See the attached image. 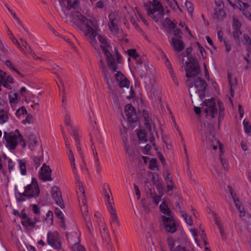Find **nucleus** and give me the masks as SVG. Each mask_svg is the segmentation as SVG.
<instances>
[{
	"label": "nucleus",
	"instance_id": "obj_1",
	"mask_svg": "<svg viewBox=\"0 0 251 251\" xmlns=\"http://www.w3.org/2000/svg\"><path fill=\"white\" fill-rule=\"evenodd\" d=\"M73 20L79 26L94 49L98 52L101 50L109 68L116 71L118 68V64L121 63L120 55L117 53L115 55L111 54V47L105 36L99 35L98 37L99 44L97 42L96 37L99 30L97 21L95 20H88L78 12L74 14Z\"/></svg>",
	"mask_w": 251,
	"mask_h": 251
},
{
	"label": "nucleus",
	"instance_id": "obj_7",
	"mask_svg": "<svg viewBox=\"0 0 251 251\" xmlns=\"http://www.w3.org/2000/svg\"><path fill=\"white\" fill-rule=\"evenodd\" d=\"M39 193L40 190L37 181L35 178H32L31 183L25 187L24 192L20 194V198H18V200L20 201H25V199H23V196L29 199L36 198L39 195Z\"/></svg>",
	"mask_w": 251,
	"mask_h": 251
},
{
	"label": "nucleus",
	"instance_id": "obj_6",
	"mask_svg": "<svg viewBox=\"0 0 251 251\" xmlns=\"http://www.w3.org/2000/svg\"><path fill=\"white\" fill-rule=\"evenodd\" d=\"M4 137L7 145L11 149H15L18 144H20L23 148H25L26 146L25 142L20 134L18 130H15L14 132L9 133L4 132Z\"/></svg>",
	"mask_w": 251,
	"mask_h": 251
},
{
	"label": "nucleus",
	"instance_id": "obj_29",
	"mask_svg": "<svg viewBox=\"0 0 251 251\" xmlns=\"http://www.w3.org/2000/svg\"><path fill=\"white\" fill-rule=\"evenodd\" d=\"M9 119V113L6 109L0 110V124H3L6 123Z\"/></svg>",
	"mask_w": 251,
	"mask_h": 251
},
{
	"label": "nucleus",
	"instance_id": "obj_47",
	"mask_svg": "<svg viewBox=\"0 0 251 251\" xmlns=\"http://www.w3.org/2000/svg\"><path fill=\"white\" fill-rule=\"evenodd\" d=\"M73 251H85L84 248L78 242L75 243L72 246Z\"/></svg>",
	"mask_w": 251,
	"mask_h": 251
},
{
	"label": "nucleus",
	"instance_id": "obj_49",
	"mask_svg": "<svg viewBox=\"0 0 251 251\" xmlns=\"http://www.w3.org/2000/svg\"><path fill=\"white\" fill-rule=\"evenodd\" d=\"M243 125L245 131L247 133L250 134L251 132V125L249 124V122L248 121L244 120L243 121Z\"/></svg>",
	"mask_w": 251,
	"mask_h": 251
},
{
	"label": "nucleus",
	"instance_id": "obj_43",
	"mask_svg": "<svg viewBox=\"0 0 251 251\" xmlns=\"http://www.w3.org/2000/svg\"><path fill=\"white\" fill-rule=\"evenodd\" d=\"M181 216L183 218L185 222L187 225L192 226L193 224V222L191 216H189L186 213L183 212H181Z\"/></svg>",
	"mask_w": 251,
	"mask_h": 251
},
{
	"label": "nucleus",
	"instance_id": "obj_44",
	"mask_svg": "<svg viewBox=\"0 0 251 251\" xmlns=\"http://www.w3.org/2000/svg\"><path fill=\"white\" fill-rule=\"evenodd\" d=\"M3 160H4L3 161L4 162L5 164H7L9 171L12 170L14 166V163L12 162L11 159L6 157V156H4L3 158Z\"/></svg>",
	"mask_w": 251,
	"mask_h": 251
},
{
	"label": "nucleus",
	"instance_id": "obj_42",
	"mask_svg": "<svg viewBox=\"0 0 251 251\" xmlns=\"http://www.w3.org/2000/svg\"><path fill=\"white\" fill-rule=\"evenodd\" d=\"M207 213L212 215V216L214 219L215 224L218 227H219L220 224L218 221V214L216 213L211 208H208L207 209Z\"/></svg>",
	"mask_w": 251,
	"mask_h": 251
},
{
	"label": "nucleus",
	"instance_id": "obj_3",
	"mask_svg": "<svg viewBox=\"0 0 251 251\" xmlns=\"http://www.w3.org/2000/svg\"><path fill=\"white\" fill-rule=\"evenodd\" d=\"M65 141V144L67 147V152L68 155L69 159L70 161V165L72 169L73 174L75 176V182L76 186L78 188L77 191V195L79 199V204L80 206V210L83 215V217L86 221L87 220V214L88 213V206L86 203V200L84 195V189L82 183L80 181L79 176L77 175V172L75 164V155L71 150L69 143L66 140L65 137H64Z\"/></svg>",
	"mask_w": 251,
	"mask_h": 251
},
{
	"label": "nucleus",
	"instance_id": "obj_34",
	"mask_svg": "<svg viewBox=\"0 0 251 251\" xmlns=\"http://www.w3.org/2000/svg\"><path fill=\"white\" fill-rule=\"evenodd\" d=\"M27 114V111L24 106L18 108L16 112V116L19 119L23 118Z\"/></svg>",
	"mask_w": 251,
	"mask_h": 251
},
{
	"label": "nucleus",
	"instance_id": "obj_33",
	"mask_svg": "<svg viewBox=\"0 0 251 251\" xmlns=\"http://www.w3.org/2000/svg\"><path fill=\"white\" fill-rule=\"evenodd\" d=\"M118 23H108V28L111 32L114 35L118 33L119 29L118 26Z\"/></svg>",
	"mask_w": 251,
	"mask_h": 251
},
{
	"label": "nucleus",
	"instance_id": "obj_38",
	"mask_svg": "<svg viewBox=\"0 0 251 251\" xmlns=\"http://www.w3.org/2000/svg\"><path fill=\"white\" fill-rule=\"evenodd\" d=\"M108 23H118L119 17L117 12H111L108 15Z\"/></svg>",
	"mask_w": 251,
	"mask_h": 251
},
{
	"label": "nucleus",
	"instance_id": "obj_46",
	"mask_svg": "<svg viewBox=\"0 0 251 251\" xmlns=\"http://www.w3.org/2000/svg\"><path fill=\"white\" fill-rule=\"evenodd\" d=\"M242 34V31L240 30H237L233 31L232 34L234 39L236 41L238 45H240L239 37Z\"/></svg>",
	"mask_w": 251,
	"mask_h": 251
},
{
	"label": "nucleus",
	"instance_id": "obj_5",
	"mask_svg": "<svg viewBox=\"0 0 251 251\" xmlns=\"http://www.w3.org/2000/svg\"><path fill=\"white\" fill-rule=\"evenodd\" d=\"M149 4L152 7L145 4L148 15L156 22L160 21L164 15L170 12L168 9L164 8L162 3L158 0H152Z\"/></svg>",
	"mask_w": 251,
	"mask_h": 251
},
{
	"label": "nucleus",
	"instance_id": "obj_23",
	"mask_svg": "<svg viewBox=\"0 0 251 251\" xmlns=\"http://www.w3.org/2000/svg\"><path fill=\"white\" fill-rule=\"evenodd\" d=\"M125 111L127 118L129 119H131V120H133V117L135 115L134 108L130 104H127L125 106Z\"/></svg>",
	"mask_w": 251,
	"mask_h": 251
},
{
	"label": "nucleus",
	"instance_id": "obj_48",
	"mask_svg": "<svg viewBox=\"0 0 251 251\" xmlns=\"http://www.w3.org/2000/svg\"><path fill=\"white\" fill-rule=\"evenodd\" d=\"M64 122H65V124L66 126H67L69 127H72L71 123L72 122V120L71 116L70 114L67 113L65 115V118H64Z\"/></svg>",
	"mask_w": 251,
	"mask_h": 251
},
{
	"label": "nucleus",
	"instance_id": "obj_36",
	"mask_svg": "<svg viewBox=\"0 0 251 251\" xmlns=\"http://www.w3.org/2000/svg\"><path fill=\"white\" fill-rule=\"evenodd\" d=\"M234 202L236 207L237 208L240 213V217H244L245 215V210L244 208L242 207V203L241 201L239 199H236V200H235V201Z\"/></svg>",
	"mask_w": 251,
	"mask_h": 251
},
{
	"label": "nucleus",
	"instance_id": "obj_52",
	"mask_svg": "<svg viewBox=\"0 0 251 251\" xmlns=\"http://www.w3.org/2000/svg\"><path fill=\"white\" fill-rule=\"evenodd\" d=\"M94 166L96 172L98 175L101 173V167L99 160L96 158V161L94 162Z\"/></svg>",
	"mask_w": 251,
	"mask_h": 251
},
{
	"label": "nucleus",
	"instance_id": "obj_24",
	"mask_svg": "<svg viewBox=\"0 0 251 251\" xmlns=\"http://www.w3.org/2000/svg\"><path fill=\"white\" fill-rule=\"evenodd\" d=\"M21 49H19L22 52L25 54L32 53V50L30 47L28 46L27 42L24 39H21Z\"/></svg>",
	"mask_w": 251,
	"mask_h": 251
},
{
	"label": "nucleus",
	"instance_id": "obj_37",
	"mask_svg": "<svg viewBox=\"0 0 251 251\" xmlns=\"http://www.w3.org/2000/svg\"><path fill=\"white\" fill-rule=\"evenodd\" d=\"M26 161L25 160H19L18 161L19 167L22 175H25L26 173Z\"/></svg>",
	"mask_w": 251,
	"mask_h": 251
},
{
	"label": "nucleus",
	"instance_id": "obj_41",
	"mask_svg": "<svg viewBox=\"0 0 251 251\" xmlns=\"http://www.w3.org/2000/svg\"><path fill=\"white\" fill-rule=\"evenodd\" d=\"M53 213L51 211H49L46 214V217L45 219V221L48 226H50L53 223Z\"/></svg>",
	"mask_w": 251,
	"mask_h": 251
},
{
	"label": "nucleus",
	"instance_id": "obj_27",
	"mask_svg": "<svg viewBox=\"0 0 251 251\" xmlns=\"http://www.w3.org/2000/svg\"><path fill=\"white\" fill-rule=\"evenodd\" d=\"M75 140L76 144V148L78 150V153L80 154L81 159H82V164L80 165V168L82 171H84L86 170L87 169L86 168V162L84 158V156L82 154V152L81 151V148L79 146V145L78 144V141L77 139V137L76 136H75Z\"/></svg>",
	"mask_w": 251,
	"mask_h": 251
},
{
	"label": "nucleus",
	"instance_id": "obj_63",
	"mask_svg": "<svg viewBox=\"0 0 251 251\" xmlns=\"http://www.w3.org/2000/svg\"><path fill=\"white\" fill-rule=\"evenodd\" d=\"M151 146L149 145H146L144 148L142 149V152L145 154H149L150 151L151 150Z\"/></svg>",
	"mask_w": 251,
	"mask_h": 251
},
{
	"label": "nucleus",
	"instance_id": "obj_11",
	"mask_svg": "<svg viewBox=\"0 0 251 251\" xmlns=\"http://www.w3.org/2000/svg\"><path fill=\"white\" fill-rule=\"evenodd\" d=\"M162 225L168 232L174 233L176 230V223L172 216L162 217Z\"/></svg>",
	"mask_w": 251,
	"mask_h": 251
},
{
	"label": "nucleus",
	"instance_id": "obj_51",
	"mask_svg": "<svg viewBox=\"0 0 251 251\" xmlns=\"http://www.w3.org/2000/svg\"><path fill=\"white\" fill-rule=\"evenodd\" d=\"M189 230H190V232L191 233L192 236L194 238L195 242L196 243L197 245L198 246H200L199 242V240L198 239V235L196 232V229L195 228H191L189 229Z\"/></svg>",
	"mask_w": 251,
	"mask_h": 251
},
{
	"label": "nucleus",
	"instance_id": "obj_35",
	"mask_svg": "<svg viewBox=\"0 0 251 251\" xmlns=\"http://www.w3.org/2000/svg\"><path fill=\"white\" fill-rule=\"evenodd\" d=\"M164 177L166 181L168 190H171L173 187V183L172 182V177L171 175L167 173L166 174H164Z\"/></svg>",
	"mask_w": 251,
	"mask_h": 251
},
{
	"label": "nucleus",
	"instance_id": "obj_45",
	"mask_svg": "<svg viewBox=\"0 0 251 251\" xmlns=\"http://www.w3.org/2000/svg\"><path fill=\"white\" fill-rule=\"evenodd\" d=\"M241 24L239 21L235 18L234 17L233 18L232 27L235 30H240Z\"/></svg>",
	"mask_w": 251,
	"mask_h": 251
},
{
	"label": "nucleus",
	"instance_id": "obj_9",
	"mask_svg": "<svg viewBox=\"0 0 251 251\" xmlns=\"http://www.w3.org/2000/svg\"><path fill=\"white\" fill-rule=\"evenodd\" d=\"M48 244L55 250L61 249V244L60 237L57 231L49 232L47 234Z\"/></svg>",
	"mask_w": 251,
	"mask_h": 251
},
{
	"label": "nucleus",
	"instance_id": "obj_40",
	"mask_svg": "<svg viewBox=\"0 0 251 251\" xmlns=\"http://www.w3.org/2000/svg\"><path fill=\"white\" fill-rule=\"evenodd\" d=\"M55 213L56 216L60 220V222L61 223V226H64L65 220L64 214L62 211L60 209L56 208L55 209Z\"/></svg>",
	"mask_w": 251,
	"mask_h": 251
},
{
	"label": "nucleus",
	"instance_id": "obj_20",
	"mask_svg": "<svg viewBox=\"0 0 251 251\" xmlns=\"http://www.w3.org/2000/svg\"><path fill=\"white\" fill-rule=\"evenodd\" d=\"M161 56L162 57V58L164 59V63H165L166 67L169 69L170 74L171 76H172L174 81L176 85H178V83L176 80V77L175 74L173 72V68H172V66L171 65V64L169 60L167 58L166 55L163 52H162Z\"/></svg>",
	"mask_w": 251,
	"mask_h": 251
},
{
	"label": "nucleus",
	"instance_id": "obj_30",
	"mask_svg": "<svg viewBox=\"0 0 251 251\" xmlns=\"http://www.w3.org/2000/svg\"><path fill=\"white\" fill-rule=\"evenodd\" d=\"M177 13H181L182 10L178 6L176 0H164Z\"/></svg>",
	"mask_w": 251,
	"mask_h": 251
},
{
	"label": "nucleus",
	"instance_id": "obj_55",
	"mask_svg": "<svg viewBox=\"0 0 251 251\" xmlns=\"http://www.w3.org/2000/svg\"><path fill=\"white\" fill-rule=\"evenodd\" d=\"M101 234L103 238L105 239L109 238L108 231L107 230V228L104 225H103L102 230L101 231Z\"/></svg>",
	"mask_w": 251,
	"mask_h": 251
},
{
	"label": "nucleus",
	"instance_id": "obj_12",
	"mask_svg": "<svg viewBox=\"0 0 251 251\" xmlns=\"http://www.w3.org/2000/svg\"><path fill=\"white\" fill-rule=\"evenodd\" d=\"M51 170L50 166L44 164L39 172V177L40 179L44 181H52Z\"/></svg>",
	"mask_w": 251,
	"mask_h": 251
},
{
	"label": "nucleus",
	"instance_id": "obj_13",
	"mask_svg": "<svg viewBox=\"0 0 251 251\" xmlns=\"http://www.w3.org/2000/svg\"><path fill=\"white\" fill-rule=\"evenodd\" d=\"M13 82L12 77L0 69V84L5 88L11 90L12 87L10 84H13Z\"/></svg>",
	"mask_w": 251,
	"mask_h": 251
},
{
	"label": "nucleus",
	"instance_id": "obj_14",
	"mask_svg": "<svg viewBox=\"0 0 251 251\" xmlns=\"http://www.w3.org/2000/svg\"><path fill=\"white\" fill-rule=\"evenodd\" d=\"M208 144L214 151H216L220 146L219 134L213 132H211L209 135Z\"/></svg>",
	"mask_w": 251,
	"mask_h": 251
},
{
	"label": "nucleus",
	"instance_id": "obj_16",
	"mask_svg": "<svg viewBox=\"0 0 251 251\" xmlns=\"http://www.w3.org/2000/svg\"><path fill=\"white\" fill-rule=\"evenodd\" d=\"M8 97L11 108L13 110H16L17 105L21 100V98L17 93L11 92L8 94Z\"/></svg>",
	"mask_w": 251,
	"mask_h": 251
},
{
	"label": "nucleus",
	"instance_id": "obj_39",
	"mask_svg": "<svg viewBox=\"0 0 251 251\" xmlns=\"http://www.w3.org/2000/svg\"><path fill=\"white\" fill-rule=\"evenodd\" d=\"M160 209L163 214L167 215L166 216H171L170 214V210L165 202L164 201L160 204Z\"/></svg>",
	"mask_w": 251,
	"mask_h": 251
},
{
	"label": "nucleus",
	"instance_id": "obj_59",
	"mask_svg": "<svg viewBox=\"0 0 251 251\" xmlns=\"http://www.w3.org/2000/svg\"><path fill=\"white\" fill-rule=\"evenodd\" d=\"M249 56V54H248L246 56L244 57V59L247 62V65L245 67V69L246 70L251 68V61L248 58Z\"/></svg>",
	"mask_w": 251,
	"mask_h": 251
},
{
	"label": "nucleus",
	"instance_id": "obj_28",
	"mask_svg": "<svg viewBox=\"0 0 251 251\" xmlns=\"http://www.w3.org/2000/svg\"><path fill=\"white\" fill-rule=\"evenodd\" d=\"M28 146L31 149H32L37 145V138L36 136L32 133H30L28 134Z\"/></svg>",
	"mask_w": 251,
	"mask_h": 251
},
{
	"label": "nucleus",
	"instance_id": "obj_50",
	"mask_svg": "<svg viewBox=\"0 0 251 251\" xmlns=\"http://www.w3.org/2000/svg\"><path fill=\"white\" fill-rule=\"evenodd\" d=\"M149 166L151 170H157V161L155 159H151L149 162Z\"/></svg>",
	"mask_w": 251,
	"mask_h": 251
},
{
	"label": "nucleus",
	"instance_id": "obj_32",
	"mask_svg": "<svg viewBox=\"0 0 251 251\" xmlns=\"http://www.w3.org/2000/svg\"><path fill=\"white\" fill-rule=\"evenodd\" d=\"M39 97L35 96L34 99H31V101L28 103L29 106L33 109L38 111L39 110Z\"/></svg>",
	"mask_w": 251,
	"mask_h": 251
},
{
	"label": "nucleus",
	"instance_id": "obj_2",
	"mask_svg": "<svg viewBox=\"0 0 251 251\" xmlns=\"http://www.w3.org/2000/svg\"><path fill=\"white\" fill-rule=\"evenodd\" d=\"M185 71L187 81L194 84L189 88L190 95L192 96L196 94L202 99L207 85L204 80L198 76L200 71L198 61L191 56H188L185 62Z\"/></svg>",
	"mask_w": 251,
	"mask_h": 251
},
{
	"label": "nucleus",
	"instance_id": "obj_8",
	"mask_svg": "<svg viewBox=\"0 0 251 251\" xmlns=\"http://www.w3.org/2000/svg\"><path fill=\"white\" fill-rule=\"evenodd\" d=\"M145 125L149 131L151 132L150 135L147 136L144 130L140 129L137 131L138 137L140 141L144 142L147 141L148 140L147 138H148L149 140L152 142L154 140L153 134L155 132L154 126L153 125H151L149 121L147 119L145 120Z\"/></svg>",
	"mask_w": 251,
	"mask_h": 251
},
{
	"label": "nucleus",
	"instance_id": "obj_58",
	"mask_svg": "<svg viewBox=\"0 0 251 251\" xmlns=\"http://www.w3.org/2000/svg\"><path fill=\"white\" fill-rule=\"evenodd\" d=\"M167 242L169 245V246L170 247L171 250V251H172V250H173L175 246V241L174 239H173V238H169L168 239Z\"/></svg>",
	"mask_w": 251,
	"mask_h": 251
},
{
	"label": "nucleus",
	"instance_id": "obj_22",
	"mask_svg": "<svg viewBox=\"0 0 251 251\" xmlns=\"http://www.w3.org/2000/svg\"><path fill=\"white\" fill-rule=\"evenodd\" d=\"M108 211L111 215L110 221L111 226H113V225H115L119 226L120 222L118 220L115 209L114 208L111 207L110 210H108Z\"/></svg>",
	"mask_w": 251,
	"mask_h": 251
},
{
	"label": "nucleus",
	"instance_id": "obj_57",
	"mask_svg": "<svg viewBox=\"0 0 251 251\" xmlns=\"http://www.w3.org/2000/svg\"><path fill=\"white\" fill-rule=\"evenodd\" d=\"M227 188L229 189V192L233 200V201H235V200H236V199H239L238 198L236 197V194L234 192L232 188L229 185L227 186Z\"/></svg>",
	"mask_w": 251,
	"mask_h": 251
},
{
	"label": "nucleus",
	"instance_id": "obj_60",
	"mask_svg": "<svg viewBox=\"0 0 251 251\" xmlns=\"http://www.w3.org/2000/svg\"><path fill=\"white\" fill-rule=\"evenodd\" d=\"M10 39L12 40L13 44H14L18 49H21V44L18 42L17 40L15 38L13 34H11V36L9 37Z\"/></svg>",
	"mask_w": 251,
	"mask_h": 251
},
{
	"label": "nucleus",
	"instance_id": "obj_26",
	"mask_svg": "<svg viewBox=\"0 0 251 251\" xmlns=\"http://www.w3.org/2000/svg\"><path fill=\"white\" fill-rule=\"evenodd\" d=\"M108 190V192L107 191L105 192V198L107 208L108 210H110L111 207L114 208L113 205L114 201L113 198L111 197V192L110 190L109 189Z\"/></svg>",
	"mask_w": 251,
	"mask_h": 251
},
{
	"label": "nucleus",
	"instance_id": "obj_21",
	"mask_svg": "<svg viewBox=\"0 0 251 251\" xmlns=\"http://www.w3.org/2000/svg\"><path fill=\"white\" fill-rule=\"evenodd\" d=\"M170 43L174 48L175 50L178 52L181 51L184 49L183 44L179 38H172Z\"/></svg>",
	"mask_w": 251,
	"mask_h": 251
},
{
	"label": "nucleus",
	"instance_id": "obj_10",
	"mask_svg": "<svg viewBox=\"0 0 251 251\" xmlns=\"http://www.w3.org/2000/svg\"><path fill=\"white\" fill-rule=\"evenodd\" d=\"M205 107L203 110L206 116L209 118H213L217 113L215 100L213 99L207 100L205 101Z\"/></svg>",
	"mask_w": 251,
	"mask_h": 251
},
{
	"label": "nucleus",
	"instance_id": "obj_31",
	"mask_svg": "<svg viewBox=\"0 0 251 251\" xmlns=\"http://www.w3.org/2000/svg\"><path fill=\"white\" fill-rule=\"evenodd\" d=\"M62 3L68 9H70L72 8H75L77 6L78 1L77 0H62Z\"/></svg>",
	"mask_w": 251,
	"mask_h": 251
},
{
	"label": "nucleus",
	"instance_id": "obj_25",
	"mask_svg": "<svg viewBox=\"0 0 251 251\" xmlns=\"http://www.w3.org/2000/svg\"><path fill=\"white\" fill-rule=\"evenodd\" d=\"M80 233L78 232H72L67 234V239L70 243L79 241Z\"/></svg>",
	"mask_w": 251,
	"mask_h": 251
},
{
	"label": "nucleus",
	"instance_id": "obj_54",
	"mask_svg": "<svg viewBox=\"0 0 251 251\" xmlns=\"http://www.w3.org/2000/svg\"><path fill=\"white\" fill-rule=\"evenodd\" d=\"M127 53L130 57H131L135 59H136L138 57V55L136 53V50H127Z\"/></svg>",
	"mask_w": 251,
	"mask_h": 251
},
{
	"label": "nucleus",
	"instance_id": "obj_15",
	"mask_svg": "<svg viewBox=\"0 0 251 251\" xmlns=\"http://www.w3.org/2000/svg\"><path fill=\"white\" fill-rule=\"evenodd\" d=\"M51 195L55 201L56 203L61 208H64V205L62 201L61 193L58 187L54 186L52 188Z\"/></svg>",
	"mask_w": 251,
	"mask_h": 251
},
{
	"label": "nucleus",
	"instance_id": "obj_56",
	"mask_svg": "<svg viewBox=\"0 0 251 251\" xmlns=\"http://www.w3.org/2000/svg\"><path fill=\"white\" fill-rule=\"evenodd\" d=\"M244 38L245 41V44L248 47H250L251 45V39L248 34H245L244 35Z\"/></svg>",
	"mask_w": 251,
	"mask_h": 251
},
{
	"label": "nucleus",
	"instance_id": "obj_19",
	"mask_svg": "<svg viewBox=\"0 0 251 251\" xmlns=\"http://www.w3.org/2000/svg\"><path fill=\"white\" fill-rule=\"evenodd\" d=\"M115 77L121 87H126L127 88L129 87V82L123 74L118 72L115 74Z\"/></svg>",
	"mask_w": 251,
	"mask_h": 251
},
{
	"label": "nucleus",
	"instance_id": "obj_4",
	"mask_svg": "<svg viewBox=\"0 0 251 251\" xmlns=\"http://www.w3.org/2000/svg\"><path fill=\"white\" fill-rule=\"evenodd\" d=\"M136 69L141 76L144 78L145 87L149 97L151 99H159L160 94L155 76L152 74L146 75L147 68L142 60H137Z\"/></svg>",
	"mask_w": 251,
	"mask_h": 251
},
{
	"label": "nucleus",
	"instance_id": "obj_17",
	"mask_svg": "<svg viewBox=\"0 0 251 251\" xmlns=\"http://www.w3.org/2000/svg\"><path fill=\"white\" fill-rule=\"evenodd\" d=\"M20 94L23 100L27 103L31 101V99H34L35 95L32 94L26 87H22L20 89Z\"/></svg>",
	"mask_w": 251,
	"mask_h": 251
},
{
	"label": "nucleus",
	"instance_id": "obj_18",
	"mask_svg": "<svg viewBox=\"0 0 251 251\" xmlns=\"http://www.w3.org/2000/svg\"><path fill=\"white\" fill-rule=\"evenodd\" d=\"M20 217L22 219V224L25 226H29L34 225L36 223V220L28 217L24 210H23L20 213Z\"/></svg>",
	"mask_w": 251,
	"mask_h": 251
},
{
	"label": "nucleus",
	"instance_id": "obj_62",
	"mask_svg": "<svg viewBox=\"0 0 251 251\" xmlns=\"http://www.w3.org/2000/svg\"><path fill=\"white\" fill-rule=\"evenodd\" d=\"M201 238L204 244V245L205 246H207V242L206 241V235L205 233H204L203 230H201V231L200 233Z\"/></svg>",
	"mask_w": 251,
	"mask_h": 251
},
{
	"label": "nucleus",
	"instance_id": "obj_53",
	"mask_svg": "<svg viewBox=\"0 0 251 251\" xmlns=\"http://www.w3.org/2000/svg\"><path fill=\"white\" fill-rule=\"evenodd\" d=\"M221 163L222 164L223 170L225 172H228V163L226 159L221 158Z\"/></svg>",
	"mask_w": 251,
	"mask_h": 251
},
{
	"label": "nucleus",
	"instance_id": "obj_64",
	"mask_svg": "<svg viewBox=\"0 0 251 251\" xmlns=\"http://www.w3.org/2000/svg\"><path fill=\"white\" fill-rule=\"evenodd\" d=\"M134 188L136 193V195L138 199H140L141 197L139 187L135 184H134Z\"/></svg>",
	"mask_w": 251,
	"mask_h": 251
},
{
	"label": "nucleus",
	"instance_id": "obj_61",
	"mask_svg": "<svg viewBox=\"0 0 251 251\" xmlns=\"http://www.w3.org/2000/svg\"><path fill=\"white\" fill-rule=\"evenodd\" d=\"M185 5L186 7V8H187L188 9V11H189V12L191 14L193 10V6H192V4L191 2H189V1H186L185 3Z\"/></svg>",
	"mask_w": 251,
	"mask_h": 251
}]
</instances>
